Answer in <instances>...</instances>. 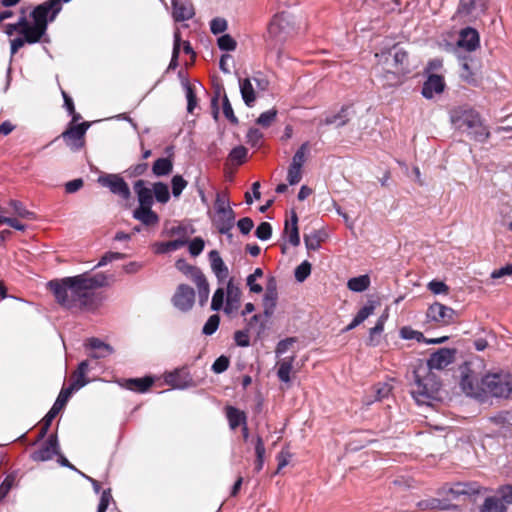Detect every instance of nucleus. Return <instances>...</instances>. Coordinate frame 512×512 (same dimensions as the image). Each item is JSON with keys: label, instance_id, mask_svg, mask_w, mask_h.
I'll list each match as a JSON object with an SVG mask.
<instances>
[{"label": "nucleus", "instance_id": "1", "mask_svg": "<svg viewBox=\"0 0 512 512\" xmlns=\"http://www.w3.org/2000/svg\"><path fill=\"white\" fill-rule=\"evenodd\" d=\"M108 284L109 278L104 273H83L51 280L47 288L53 293L56 302L65 309L94 311L103 300L101 293L96 290Z\"/></svg>", "mask_w": 512, "mask_h": 512}, {"label": "nucleus", "instance_id": "2", "mask_svg": "<svg viewBox=\"0 0 512 512\" xmlns=\"http://www.w3.org/2000/svg\"><path fill=\"white\" fill-rule=\"evenodd\" d=\"M460 385L467 395L478 399L486 396L508 398L512 393V374L500 371L481 376L473 369L472 362H466L461 367Z\"/></svg>", "mask_w": 512, "mask_h": 512}, {"label": "nucleus", "instance_id": "3", "mask_svg": "<svg viewBox=\"0 0 512 512\" xmlns=\"http://www.w3.org/2000/svg\"><path fill=\"white\" fill-rule=\"evenodd\" d=\"M33 24L29 23L25 16L19 18L16 23H9L4 26V32L12 36L15 32L21 37L10 40V53L14 56L25 44L39 43L48 29L49 14L43 4L37 5L30 13Z\"/></svg>", "mask_w": 512, "mask_h": 512}, {"label": "nucleus", "instance_id": "4", "mask_svg": "<svg viewBox=\"0 0 512 512\" xmlns=\"http://www.w3.org/2000/svg\"><path fill=\"white\" fill-rule=\"evenodd\" d=\"M412 397L421 404L436 399L441 388V381L436 373L423 365V360H418L413 366L411 380Z\"/></svg>", "mask_w": 512, "mask_h": 512}, {"label": "nucleus", "instance_id": "5", "mask_svg": "<svg viewBox=\"0 0 512 512\" xmlns=\"http://www.w3.org/2000/svg\"><path fill=\"white\" fill-rule=\"evenodd\" d=\"M451 123L459 130L467 131L477 142H485L490 137L488 128L483 124L480 114L471 107L459 106L450 111Z\"/></svg>", "mask_w": 512, "mask_h": 512}, {"label": "nucleus", "instance_id": "6", "mask_svg": "<svg viewBox=\"0 0 512 512\" xmlns=\"http://www.w3.org/2000/svg\"><path fill=\"white\" fill-rule=\"evenodd\" d=\"M89 127V122L69 124L60 137L72 151H79L85 146V134Z\"/></svg>", "mask_w": 512, "mask_h": 512}, {"label": "nucleus", "instance_id": "7", "mask_svg": "<svg viewBox=\"0 0 512 512\" xmlns=\"http://www.w3.org/2000/svg\"><path fill=\"white\" fill-rule=\"evenodd\" d=\"M98 182L102 186L107 187L111 193L121 197L123 200H128L131 196L128 184L118 174L100 176Z\"/></svg>", "mask_w": 512, "mask_h": 512}, {"label": "nucleus", "instance_id": "8", "mask_svg": "<svg viewBox=\"0 0 512 512\" xmlns=\"http://www.w3.org/2000/svg\"><path fill=\"white\" fill-rule=\"evenodd\" d=\"M292 30L290 17L285 12L276 14L268 26L269 35L279 41H284Z\"/></svg>", "mask_w": 512, "mask_h": 512}, {"label": "nucleus", "instance_id": "9", "mask_svg": "<svg viewBox=\"0 0 512 512\" xmlns=\"http://www.w3.org/2000/svg\"><path fill=\"white\" fill-rule=\"evenodd\" d=\"M441 491L446 497L451 495L452 498H458L460 496H472L479 494L481 486L477 482H457L451 486L442 487Z\"/></svg>", "mask_w": 512, "mask_h": 512}, {"label": "nucleus", "instance_id": "10", "mask_svg": "<svg viewBox=\"0 0 512 512\" xmlns=\"http://www.w3.org/2000/svg\"><path fill=\"white\" fill-rule=\"evenodd\" d=\"M195 291L186 284H180L172 297L173 305L179 310L186 312L193 307Z\"/></svg>", "mask_w": 512, "mask_h": 512}, {"label": "nucleus", "instance_id": "11", "mask_svg": "<svg viewBox=\"0 0 512 512\" xmlns=\"http://www.w3.org/2000/svg\"><path fill=\"white\" fill-rule=\"evenodd\" d=\"M164 381L173 388L183 389L195 385L192 376L186 367L177 368L174 371L165 373Z\"/></svg>", "mask_w": 512, "mask_h": 512}, {"label": "nucleus", "instance_id": "12", "mask_svg": "<svg viewBox=\"0 0 512 512\" xmlns=\"http://www.w3.org/2000/svg\"><path fill=\"white\" fill-rule=\"evenodd\" d=\"M455 350L449 348H441L432 353L427 361H423V365H427L430 370H442L454 361Z\"/></svg>", "mask_w": 512, "mask_h": 512}, {"label": "nucleus", "instance_id": "13", "mask_svg": "<svg viewBox=\"0 0 512 512\" xmlns=\"http://www.w3.org/2000/svg\"><path fill=\"white\" fill-rule=\"evenodd\" d=\"M480 46V36L476 29L465 27L460 30L457 47L467 52H473Z\"/></svg>", "mask_w": 512, "mask_h": 512}, {"label": "nucleus", "instance_id": "14", "mask_svg": "<svg viewBox=\"0 0 512 512\" xmlns=\"http://www.w3.org/2000/svg\"><path fill=\"white\" fill-rule=\"evenodd\" d=\"M427 316L441 325H449L455 320V311L450 307L436 302L428 308Z\"/></svg>", "mask_w": 512, "mask_h": 512}, {"label": "nucleus", "instance_id": "15", "mask_svg": "<svg viewBox=\"0 0 512 512\" xmlns=\"http://www.w3.org/2000/svg\"><path fill=\"white\" fill-rule=\"evenodd\" d=\"M278 291L277 281L274 277H270L266 284V291L263 297L264 316L268 320L274 313L277 305Z\"/></svg>", "mask_w": 512, "mask_h": 512}, {"label": "nucleus", "instance_id": "16", "mask_svg": "<svg viewBox=\"0 0 512 512\" xmlns=\"http://www.w3.org/2000/svg\"><path fill=\"white\" fill-rule=\"evenodd\" d=\"M393 56V67L395 71L388 72L387 76L391 75L396 78V74H407L411 71L409 66V55L406 50L401 47L394 46L391 50Z\"/></svg>", "mask_w": 512, "mask_h": 512}, {"label": "nucleus", "instance_id": "17", "mask_svg": "<svg viewBox=\"0 0 512 512\" xmlns=\"http://www.w3.org/2000/svg\"><path fill=\"white\" fill-rule=\"evenodd\" d=\"M56 454H59L58 439L56 434H52L41 448L31 454V458L33 461L37 462L47 461L52 459Z\"/></svg>", "mask_w": 512, "mask_h": 512}, {"label": "nucleus", "instance_id": "18", "mask_svg": "<svg viewBox=\"0 0 512 512\" xmlns=\"http://www.w3.org/2000/svg\"><path fill=\"white\" fill-rule=\"evenodd\" d=\"M235 224V212L233 209H226V211L216 212V216L213 219V225L216 227L218 232L228 237H232L230 233Z\"/></svg>", "mask_w": 512, "mask_h": 512}, {"label": "nucleus", "instance_id": "19", "mask_svg": "<svg viewBox=\"0 0 512 512\" xmlns=\"http://www.w3.org/2000/svg\"><path fill=\"white\" fill-rule=\"evenodd\" d=\"M195 15L191 0H172V17L175 22L190 20Z\"/></svg>", "mask_w": 512, "mask_h": 512}, {"label": "nucleus", "instance_id": "20", "mask_svg": "<svg viewBox=\"0 0 512 512\" xmlns=\"http://www.w3.org/2000/svg\"><path fill=\"white\" fill-rule=\"evenodd\" d=\"M444 87L445 82L443 77L437 74H431L424 82L421 93L426 99H432L434 94L442 93Z\"/></svg>", "mask_w": 512, "mask_h": 512}, {"label": "nucleus", "instance_id": "21", "mask_svg": "<svg viewBox=\"0 0 512 512\" xmlns=\"http://www.w3.org/2000/svg\"><path fill=\"white\" fill-rule=\"evenodd\" d=\"M86 346L94 350V352L90 354V357L94 359L105 358L114 353L113 347L99 338L93 337L88 339Z\"/></svg>", "mask_w": 512, "mask_h": 512}, {"label": "nucleus", "instance_id": "22", "mask_svg": "<svg viewBox=\"0 0 512 512\" xmlns=\"http://www.w3.org/2000/svg\"><path fill=\"white\" fill-rule=\"evenodd\" d=\"M146 182L144 180H137L134 185V191L137 195L139 207H147L152 206L153 204V188L150 189L145 186Z\"/></svg>", "mask_w": 512, "mask_h": 512}, {"label": "nucleus", "instance_id": "23", "mask_svg": "<svg viewBox=\"0 0 512 512\" xmlns=\"http://www.w3.org/2000/svg\"><path fill=\"white\" fill-rule=\"evenodd\" d=\"M284 234L288 237V242L296 247L300 245V235L298 229V216L292 211L290 220L285 221Z\"/></svg>", "mask_w": 512, "mask_h": 512}, {"label": "nucleus", "instance_id": "24", "mask_svg": "<svg viewBox=\"0 0 512 512\" xmlns=\"http://www.w3.org/2000/svg\"><path fill=\"white\" fill-rule=\"evenodd\" d=\"M209 260L211 263L212 271L215 273L218 280L222 281L226 279L228 277L229 271L217 250L210 251Z\"/></svg>", "mask_w": 512, "mask_h": 512}, {"label": "nucleus", "instance_id": "25", "mask_svg": "<svg viewBox=\"0 0 512 512\" xmlns=\"http://www.w3.org/2000/svg\"><path fill=\"white\" fill-rule=\"evenodd\" d=\"M225 414L229 423V427L232 430H235L237 427L242 426L247 422L246 413L234 406H226Z\"/></svg>", "mask_w": 512, "mask_h": 512}, {"label": "nucleus", "instance_id": "26", "mask_svg": "<svg viewBox=\"0 0 512 512\" xmlns=\"http://www.w3.org/2000/svg\"><path fill=\"white\" fill-rule=\"evenodd\" d=\"M153 384L154 379L150 376H145L143 378H129L124 381L125 388L137 393L147 392Z\"/></svg>", "mask_w": 512, "mask_h": 512}, {"label": "nucleus", "instance_id": "27", "mask_svg": "<svg viewBox=\"0 0 512 512\" xmlns=\"http://www.w3.org/2000/svg\"><path fill=\"white\" fill-rule=\"evenodd\" d=\"M152 206L138 207L133 212V217L146 226H154L159 222V216L152 209Z\"/></svg>", "mask_w": 512, "mask_h": 512}, {"label": "nucleus", "instance_id": "28", "mask_svg": "<svg viewBox=\"0 0 512 512\" xmlns=\"http://www.w3.org/2000/svg\"><path fill=\"white\" fill-rule=\"evenodd\" d=\"M72 394L69 393V391H66L65 389H61L56 401L54 402L51 409L48 411V413L45 415L44 418L47 419V421H53V419L58 415V413L66 406L70 396Z\"/></svg>", "mask_w": 512, "mask_h": 512}, {"label": "nucleus", "instance_id": "29", "mask_svg": "<svg viewBox=\"0 0 512 512\" xmlns=\"http://www.w3.org/2000/svg\"><path fill=\"white\" fill-rule=\"evenodd\" d=\"M400 336L403 339L411 340L415 339L418 342H426V339L422 332L413 330L411 327L405 326L400 329ZM448 339L447 336L438 338V339H431L428 340L427 343H442Z\"/></svg>", "mask_w": 512, "mask_h": 512}, {"label": "nucleus", "instance_id": "30", "mask_svg": "<svg viewBox=\"0 0 512 512\" xmlns=\"http://www.w3.org/2000/svg\"><path fill=\"white\" fill-rule=\"evenodd\" d=\"M173 171V160L170 157L158 158L152 165V173L156 177H164Z\"/></svg>", "mask_w": 512, "mask_h": 512}, {"label": "nucleus", "instance_id": "31", "mask_svg": "<svg viewBox=\"0 0 512 512\" xmlns=\"http://www.w3.org/2000/svg\"><path fill=\"white\" fill-rule=\"evenodd\" d=\"M241 290L239 287L234 286L232 279L227 284V301L225 311L229 312L231 309H237L241 299Z\"/></svg>", "mask_w": 512, "mask_h": 512}, {"label": "nucleus", "instance_id": "32", "mask_svg": "<svg viewBox=\"0 0 512 512\" xmlns=\"http://www.w3.org/2000/svg\"><path fill=\"white\" fill-rule=\"evenodd\" d=\"M240 92L244 103L252 107L256 101V94L249 78L239 80Z\"/></svg>", "mask_w": 512, "mask_h": 512}, {"label": "nucleus", "instance_id": "33", "mask_svg": "<svg viewBox=\"0 0 512 512\" xmlns=\"http://www.w3.org/2000/svg\"><path fill=\"white\" fill-rule=\"evenodd\" d=\"M295 357H286L278 362L277 376L280 381L288 383L290 382V373L293 368V362Z\"/></svg>", "mask_w": 512, "mask_h": 512}, {"label": "nucleus", "instance_id": "34", "mask_svg": "<svg viewBox=\"0 0 512 512\" xmlns=\"http://www.w3.org/2000/svg\"><path fill=\"white\" fill-rule=\"evenodd\" d=\"M193 282L198 288L200 304L204 305L209 297V283L203 273H197Z\"/></svg>", "mask_w": 512, "mask_h": 512}, {"label": "nucleus", "instance_id": "35", "mask_svg": "<svg viewBox=\"0 0 512 512\" xmlns=\"http://www.w3.org/2000/svg\"><path fill=\"white\" fill-rule=\"evenodd\" d=\"M265 452H266V449H265L264 441L260 435H257L255 438L256 460L254 463V470L257 473L260 472L263 468Z\"/></svg>", "mask_w": 512, "mask_h": 512}, {"label": "nucleus", "instance_id": "36", "mask_svg": "<svg viewBox=\"0 0 512 512\" xmlns=\"http://www.w3.org/2000/svg\"><path fill=\"white\" fill-rule=\"evenodd\" d=\"M370 286V277L368 275H360L348 280L347 287L354 292H363Z\"/></svg>", "mask_w": 512, "mask_h": 512}, {"label": "nucleus", "instance_id": "37", "mask_svg": "<svg viewBox=\"0 0 512 512\" xmlns=\"http://www.w3.org/2000/svg\"><path fill=\"white\" fill-rule=\"evenodd\" d=\"M70 380L69 386L64 388L66 391H69L70 394L84 387L89 382V380L86 379V374L79 370L72 373Z\"/></svg>", "mask_w": 512, "mask_h": 512}, {"label": "nucleus", "instance_id": "38", "mask_svg": "<svg viewBox=\"0 0 512 512\" xmlns=\"http://www.w3.org/2000/svg\"><path fill=\"white\" fill-rule=\"evenodd\" d=\"M152 187L153 195L157 202L165 204L170 200V192L167 184L155 182Z\"/></svg>", "mask_w": 512, "mask_h": 512}, {"label": "nucleus", "instance_id": "39", "mask_svg": "<svg viewBox=\"0 0 512 512\" xmlns=\"http://www.w3.org/2000/svg\"><path fill=\"white\" fill-rule=\"evenodd\" d=\"M9 205L13 209V213L22 219L35 220L36 214L26 209L22 202L18 200H10Z\"/></svg>", "mask_w": 512, "mask_h": 512}, {"label": "nucleus", "instance_id": "40", "mask_svg": "<svg viewBox=\"0 0 512 512\" xmlns=\"http://www.w3.org/2000/svg\"><path fill=\"white\" fill-rule=\"evenodd\" d=\"M181 49V33L179 29H176L174 32V44H173V51H172V57L170 60V63L168 65L167 70H174L178 67V58L180 54Z\"/></svg>", "mask_w": 512, "mask_h": 512}, {"label": "nucleus", "instance_id": "41", "mask_svg": "<svg viewBox=\"0 0 512 512\" xmlns=\"http://www.w3.org/2000/svg\"><path fill=\"white\" fill-rule=\"evenodd\" d=\"M347 111L348 107L343 106L338 113L331 116H327L324 120V123L326 125L337 124L338 127L346 125L349 122Z\"/></svg>", "mask_w": 512, "mask_h": 512}, {"label": "nucleus", "instance_id": "42", "mask_svg": "<svg viewBox=\"0 0 512 512\" xmlns=\"http://www.w3.org/2000/svg\"><path fill=\"white\" fill-rule=\"evenodd\" d=\"M380 306V301L377 299H369L364 307H362L356 314V318L362 323L370 315H372L375 309Z\"/></svg>", "mask_w": 512, "mask_h": 512}, {"label": "nucleus", "instance_id": "43", "mask_svg": "<svg viewBox=\"0 0 512 512\" xmlns=\"http://www.w3.org/2000/svg\"><path fill=\"white\" fill-rule=\"evenodd\" d=\"M481 512H506V506L496 497L485 499Z\"/></svg>", "mask_w": 512, "mask_h": 512}, {"label": "nucleus", "instance_id": "44", "mask_svg": "<svg viewBox=\"0 0 512 512\" xmlns=\"http://www.w3.org/2000/svg\"><path fill=\"white\" fill-rule=\"evenodd\" d=\"M309 142H304L299 149L295 152L291 164L299 167H303L304 163L307 160V155L309 153Z\"/></svg>", "mask_w": 512, "mask_h": 512}, {"label": "nucleus", "instance_id": "45", "mask_svg": "<svg viewBox=\"0 0 512 512\" xmlns=\"http://www.w3.org/2000/svg\"><path fill=\"white\" fill-rule=\"evenodd\" d=\"M311 263L307 260L303 261L300 265H298L294 271L295 279L298 282H304L309 275L311 274Z\"/></svg>", "mask_w": 512, "mask_h": 512}, {"label": "nucleus", "instance_id": "46", "mask_svg": "<svg viewBox=\"0 0 512 512\" xmlns=\"http://www.w3.org/2000/svg\"><path fill=\"white\" fill-rule=\"evenodd\" d=\"M247 153H248V151L244 146H237L231 150V152L229 153L228 159L232 163L241 165L242 163H244Z\"/></svg>", "mask_w": 512, "mask_h": 512}, {"label": "nucleus", "instance_id": "47", "mask_svg": "<svg viewBox=\"0 0 512 512\" xmlns=\"http://www.w3.org/2000/svg\"><path fill=\"white\" fill-rule=\"evenodd\" d=\"M263 271L261 268H256L254 273L250 274L247 277V285L251 292L253 293H261L263 291V288L260 284L256 283V279L258 277H262Z\"/></svg>", "mask_w": 512, "mask_h": 512}, {"label": "nucleus", "instance_id": "48", "mask_svg": "<svg viewBox=\"0 0 512 512\" xmlns=\"http://www.w3.org/2000/svg\"><path fill=\"white\" fill-rule=\"evenodd\" d=\"M277 116L275 108L265 111L257 118L256 123L264 128L269 127Z\"/></svg>", "mask_w": 512, "mask_h": 512}, {"label": "nucleus", "instance_id": "49", "mask_svg": "<svg viewBox=\"0 0 512 512\" xmlns=\"http://www.w3.org/2000/svg\"><path fill=\"white\" fill-rule=\"evenodd\" d=\"M261 318L262 316L260 314H255L249 319L247 323V328L249 330H256L258 336L264 332L266 326L265 321H262Z\"/></svg>", "mask_w": 512, "mask_h": 512}, {"label": "nucleus", "instance_id": "50", "mask_svg": "<svg viewBox=\"0 0 512 512\" xmlns=\"http://www.w3.org/2000/svg\"><path fill=\"white\" fill-rule=\"evenodd\" d=\"M186 244L185 240L182 239H176L168 242H163L158 247L159 253H167L170 251L178 250L179 248L183 247Z\"/></svg>", "mask_w": 512, "mask_h": 512}, {"label": "nucleus", "instance_id": "51", "mask_svg": "<svg viewBox=\"0 0 512 512\" xmlns=\"http://www.w3.org/2000/svg\"><path fill=\"white\" fill-rule=\"evenodd\" d=\"M176 268L186 275H190L192 280L195 279L197 273H202L200 269L187 263L185 260L180 259L176 262Z\"/></svg>", "mask_w": 512, "mask_h": 512}, {"label": "nucleus", "instance_id": "52", "mask_svg": "<svg viewBox=\"0 0 512 512\" xmlns=\"http://www.w3.org/2000/svg\"><path fill=\"white\" fill-rule=\"evenodd\" d=\"M217 42L218 47L223 51H233L237 46L235 39L229 34L222 35Z\"/></svg>", "mask_w": 512, "mask_h": 512}, {"label": "nucleus", "instance_id": "53", "mask_svg": "<svg viewBox=\"0 0 512 512\" xmlns=\"http://www.w3.org/2000/svg\"><path fill=\"white\" fill-rule=\"evenodd\" d=\"M302 179V168L293 164L289 165L287 181L290 185L298 184Z\"/></svg>", "mask_w": 512, "mask_h": 512}, {"label": "nucleus", "instance_id": "54", "mask_svg": "<svg viewBox=\"0 0 512 512\" xmlns=\"http://www.w3.org/2000/svg\"><path fill=\"white\" fill-rule=\"evenodd\" d=\"M171 184L173 195L179 197L188 183L181 175H175L171 180Z\"/></svg>", "mask_w": 512, "mask_h": 512}, {"label": "nucleus", "instance_id": "55", "mask_svg": "<svg viewBox=\"0 0 512 512\" xmlns=\"http://www.w3.org/2000/svg\"><path fill=\"white\" fill-rule=\"evenodd\" d=\"M220 323V317L217 314L211 315L203 327V334L212 335L218 329Z\"/></svg>", "mask_w": 512, "mask_h": 512}, {"label": "nucleus", "instance_id": "56", "mask_svg": "<svg viewBox=\"0 0 512 512\" xmlns=\"http://www.w3.org/2000/svg\"><path fill=\"white\" fill-rule=\"evenodd\" d=\"M272 235V226L268 222H261L255 231V236L262 240H268Z\"/></svg>", "mask_w": 512, "mask_h": 512}, {"label": "nucleus", "instance_id": "57", "mask_svg": "<svg viewBox=\"0 0 512 512\" xmlns=\"http://www.w3.org/2000/svg\"><path fill=\"white\" fill-rule=\"evenodd\" d=\"M304 242L307 250L315 251L319 249L322 239L317 232H314L309 235H304Z\"/></svg>", "mask_w": 512, "mask_h": 512}, {"label": "nucleus", "instance_id": "58", "mask_svg": "<svg viewBox=\"0 0 512 512\" xmlns=\"http://www.w3.org/2000/svg\"><path fill=\"white\" fill-rule=\"evenodd\" d=\"M222 110H223L224 116L227 118V120H229L230 123H232V124L238 123V118L235 116L233 108L231 106V103L226 94H224V96H223Z\"/></svg>", "mask_w": 512, "mask_h": 512}, {"label": "nucleus", "instance_id": "59", "mask_svg": "<svg viewBox=\"0 0 512 512\" xmlns=\"http://www.w3.org/2000/svg\"><path fill=\"white\" fill-rule=\"evenodd\" d=\"M230 360L227 356L221 355L212 364V371L216 374L223 373L229 367Z\"/></svg>", "mask_w": 512, "mask_h": 512}, {"label": "nucleus", "instance_id": "60", "mask_svg": "<svg viewBox=\"0 0 512 512\" xmlns=\"http://www.w3.org/2000/svg\"><path fill=\"white\" fill-rule=\"evenodd\" d=\"M147 170H148V163L143 162V163H138V164L130 166L126 170V173H127L128 177L133 178V177H139V176L144 175Z\"/></svg>", "mask_w": 512, "mask_h": 512}, {"label": "nucleus", "instance_id": "61", "mask_svg": "<svg viewBox=\"0 0 512 512\" xmlns=\"http://www.w3.org/2000/svg\"><path fill=\"white\" fill-rule=\"evenodd\" d=\"M392 386L388 383H378L374 386L375 397L377 400L387 398L391 393Z\"/></svg>", "mask_w": 512, "mask_h": 512}, {"label": "nucleus", "instance_id": "62", "mask_svg": "<svg viewBox=\"0 0 512 512\" xmlns=\"http://www.w3.org/2000/svg\"><path fill=\"white\" fill-rule=\"evenodd\" d=\"M249 329L238 330L234 333V340L240 347H248L250 345Z\"/></svg>", "mask_w": 512, "mask_h": 512}, {"label": "nucleus", "instance_id": "63", "mask_svg": "<svg viewBox=\"0 0 512 512\" xmlns=\"http://www.w3.org/2000/svg\"><path fill=\"white\" fill-rule=\"evenodd\" d=\"M498 494L500 495V501L503 504L510 505L512 504V485H503L498 489Z\"/></svg>", "mask_w": 512, "mask_h": 512}, {"label": "nucleus", "instance_id": "64", "mask_svg": "<svg viewBox=\"0 0 512 512\" xmlns=\"http://www.w3.org/2000/svg\"><path fill=\"white\" fill-rule=\"evenodd\" d=\"M224 290L223 288H218L215 292H214V295L212 297V301H211V309L214 310V311H218L222 308L223 306V301H224Z\"/></svg>", "mask_w": 512, "mask_h": 512}]
</instances>
